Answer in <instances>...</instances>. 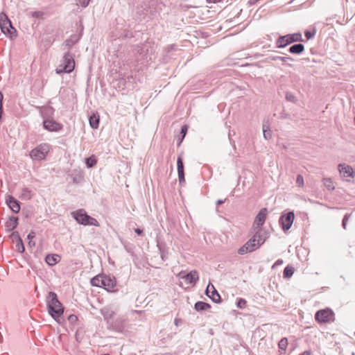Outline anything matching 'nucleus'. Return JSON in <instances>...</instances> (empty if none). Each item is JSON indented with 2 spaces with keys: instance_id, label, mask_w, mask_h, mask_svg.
<instances>
[{
  "instance_id": "nucleus-1",
  "label": "nucleus",
  "mask_w": 355,
  "mask_h": 355,
  "mask_svg": "<svg viewBox=\"0 0 355 355\" xmlns=\"http://www.w3.org/2000/svg\"><path fill=\"white\" fill-rule=\"evenodd\" d=\"M266 241V233L262 230L254 231L253 236L238 250L239 254H244L258 249Z\"/></svg>"
},
{
  "instance_id": "nucleus-2",
  "label": "nucleus",
  "mask_w": 355,
  "mask_h": 355,
  "mask_svg": "<svg viewBox=\"0 0 355 355\" xmlns=\"http://www.w3.org/2000/svg\"><path fill=\"white\" fill-rule=\"evenodd\" d=\"M46 302L49 314L53 319L58 321L60 317L64 313V307L59 301L56 293L54 292H49Z\"/></svg>"
},
{
  "instance_id": "nucleus-3",
  "label": "nucleus",
  "mask_w": 355,
  "mask_h": 355,
  "mask_svg": "<svg viewBox=\"0 0 355 355\" xmlns=\"http://www.w3.org/2000/svg\"><path fill=\"white\" fill-rule=\"evenodd\" d=\"M0 28L2 33L10 39L17 37V31L5 12L0 13Z\"/></svg>"
},
{
  "instance_id": "nucleus-4",
  "label": "nucleus",
  "mask_w": 355,
  "mask_h": 355,
  "mask_svg": "<svg viewBox=\"0 0 355 355\" xmlns=\"http://www.w3.org/2000/svg\"><path fill=\"white\" fill-rule=\"evenodd\" d=\"M75 67V60L73 55L67 51L64 53L62 62L55 69L56 73L61 74L62 73H71Z\"/></svg>"
},
{
  "instance_id": "nucleus-5",
  "label": "nucleus",
  "mask_w": 355,
  "mask_h": 355,
  "mask_svg": "<svg viewBox=\"0 0 355 355\" xmlns=\"http://www.w3.org/2000/svg\"><path fill=\"white\" fill-rule=\"evenodd\" d=\"M73 218L79 224L83 225H94V226H99L98 222L92 216L87 214L86 211L83 209H78L77 211H73L71 213Z\"/></svg>"
},
{
  "instance_id": "nucleus-6",
  "label": "nucleus",
  "mask_w": 355,
  "mask_h": 355,
  "mask_svg": "<svg viewBox=\"0 0 355 355\" xmlns=\"http://www.w3.org/2000/svg\"><path fill=\"white\" fill-rule=\"evenodd\" d=\"M295 42H303L302 36L300 33H295L293 34H287L283 36H279L276 40V46L277 48H284L291 43Z\"/></svg>"
},
{
  "instance_id": "nucleus-7",
  "label": "nucleus",
  "mask_w": 355,
  "mask_h": 355,
  "mask_svg": "<svg viewBox=\"0 0 355 355\" xmlns=\"http://www.w3.org/2000/svg\"><path fill=\"white\" fill-rule=\"evenodd\" d=\"M50 150V146L48 144L43 143L37 146L30 152V157L34 161H42L45 159Z\"/></svg>"
},
{
  "instance_id": "nucleus-8",
  "label": "nucleus",
  "mask_w": 355,
  "mask_h": 355,
  "mask_svg": "<svg viewBox=\"0 0 355 355\" xmlns=\"http://www.w3.org/2000/svg\"><path fill=\"white\" fill-rule=\"evenodd\" d=\"M315 319L319 323H328L334 320V313L329 309H321L315 314Z\"/></svg>"
},
{
  "instance_id": "nucleus-9",
  "label": "nucleus",
  "mask_w": 355,
  "mask_h": 355,
  "mask_svg": "<svg viewBox=\"0 0 355 355\" xmlns=\"http://www.w3.org/2000/svg\"><path fill=\"white\" fill-rule=\"evenodd\" d=\"M295 214L293 211H288L280 216L279 223L284 231L288 230L293 223Z\"/></svg>"
},
{
  "instance_id": "nucleus-10",
  "label": "nucleus",
  "mask_w": 355,
  "mask_h": 355,
  "mask_svg": "<svg viewBox=\"0 0 355 355\" xmlns=\"http://www.w3.org/2000/svg\"><path fill=\"white\" fill-rule=\"evenodd\" d=\"M268 214V211L266 208H263L259 211L253 223V228L254 231L261 230V227L264 224Z\"/></svg>"
},
{
  "instance_id": "nucleus-11",
  "label": "nucleus",
  "mask_w": 355,
  "mask_h": 355,
  "mask_svg": "<svg viewBox=\"0 0 355 355\" xmlns=\"http://www.w3.org/2000/svg\"><path fill=\"white\" fill-rule=\"evenodd\" d=\"M43 128L49 132H59L63 128V125L52 119H44Z\"/></svg>"
},
{
  "instance_id": "nucleus-12",
  "label": "nucleus",
  "mask_w": 355,
  "mask_h": 355,
  "mask_svg": "<svg viewBox=\"0 0 355 355\" xmlns=\"http://www.w3.org/2000/svg\"><path fill=\"white\" fill-rule=\"evenodd\" d=\"M116 286V280L114 277L104 275L103 288H104L108 292L115 293L117 291Z\"/></svg>"
},
{
  "instance_id": "nucleus-13",
  "label": "nucleus",
  "mask_w": 355,
  "mask_h": 355,
  "mask_svg": "<svg viewBox=\"0 0 355 355\" xmlns=\"http://www.w3.org/2000/svg\"><path fill=\"white\" fill-rule=\"evenodd\" d=\"M180 279H183L187 284H195L199 279L198 273L196 270H191L190 272L185 274L182 271L178 275Z\"/></svg>"
},
{
  "instance_id": "nucleus-14",
  "label": "nucleus",
  "mask_w": 355,
  "mask_h": 355,
  "mask_svg": "<svg viewBox=\"0 0 355 355\" xmlns=\"http://www.w3.org/2000/svg\"><path fill=\"white\" fill-rule=\"evenodd\" d=\"M6 202L9 208L15 214L20 211V202L13 196L8 195L6 197Z\"/></svg>"
},
{
  "instance_id": "nucleus-15",
  "label": "nucleus",
  "mask_w": 355,
  "mask_h": 355,
  "mask_svg": "<svg viewBox=\"0 0 355 355\" xmlns=\"http://www.w3.org/2000/svg\"><path fill=\"white\" fill-rule=\"evenodd\" d=\"M206 295L211 299L214 302H219L220 301V296L216 289L211 284H209L206 288Z\"/></svg>"
},
{
  "instance_id": "nucleus-16",
  "label": "nucleus",
  "mask_w": 355,
  "mask_h": 355,
  "mask_svg": "<svg viewBox=\"0 0 355 355\" xmlns=\"http://www.w3.org/2000/svg\"><path fill=\"white\" fill-rule=\"evenodd\" d=\"M101 313L107 323H110L115 315L114 310L110 306H104L101 309Z\"/></svg>"
},
{
  "instance_id": "nucleus-17",
  "label": "nucleus",
  "mask_w": 355,
  "mask_h": 355,
  "mask_svg": "<svg viewBox=\"0 0 355 355\" xmlns=\"http://www.w3.org/2000/svg\"><path fill=\"white\" fill-rule=\"evenodd\" d=\"M338 170H339L340 175L343 178H348L353 177L354 170L351 166H349L348 165H346L345 164H339Z\"/></svg>"
},
{
  "instance_id": "nucleus-18",
  "label": "nucleus",
  "mask_w": 355,
  "mask_h": 355,
  "mask_svg": "<svg viewBox=\"0 0 355 355\" xmlns=\"http://www.w3.org/2000/svg\"><path fill=\"white\" fill-rule=\"evenodd\" d=\"M177 166H178V173L179 182H180V184H182L185 182V178H184V164H183V160H182L181 155L178 156V157Z\"/></svg>"
},
{
  "instance_id": "nucleus-19",
  "label": "nucleus",
  "mask_w": 355,
  "mask_h": 355,
  "mask_svg": "<svg viewBox=\"0 0 355 355\" xmlns=\"http://www.w3.org/2000/svg\"><path fill=\"white\" fill-rule=\"evenodd\" d=\"M17 225L18 218L12 216L6 222L5 227L7 232H11L17 227Z\"/></svg>"
},
{
  "instance_id": "nucleus-20",
  "label": "nucleus",
  "mask_w": 355,
  "mask_h": 355,
  "mask_svg": "<svg viewBox=\"0 0 355 355\" xmlns=\"http://www.w3.org/2000/svg\"><path fill=\"white\" fill-rule=\"evenodd\" d=\"M60 260V256L57 254H47L45 258L46 263L51 266L58 263Z\"/></svg>"
},
{
  "instance_id": "nucleus-21",
  "label": "nucleus",
  "mask_w": 355,
  "mask_h": 355,
  "mask_svg": "<svg viewBox=\"0 0 355 355\" xmlns=\"http://www.w3.org/2000/svg\"><path fill=\"white\" fill-rule=\"evenodd\" d=\"M124 322L125 320L123 318H119L115 321H112L110 324L116 331H122L125 327Z\"/></svg>"
},
{
  "instance_id": "nucleus-22",
  "label": "nucleus",
  "mask_w": 355,
  "mask_h": 355,
  "mask_svg": "<svg viewBox=\"0 0 355 355\" xmlns=\"http://www.w3.org/2000/svg\"><path fill=\"white\" fill-rule=\"evenodd\" d=\"M80 40V37L77 35H72L71 37L64 41V44L67 46L68 51L70 52V50L72 46L76 44Z\"/></svg>"
},
{
  "instance_id": "nucleus-23",
  "label": "nucleus",
  "mask_w": 355,
  "mask_h": 355,
  "mask_svg": "<svg viewBox=\"0 0 355 355\" xmlns=\"http://www.w3.org/2000/svg\"><path fill=\"white\" fill-rule=\"evenodd\" d=\"M304 50V46L302 44H293L288 49L289 53L293 54H300Z\"/></svg>"
},
{
  "instance_id": "nucleus-24",
  "label": "nucleus",
  "mask_w": 355,
  "mask_h": 355,
  "mask_svg": "<svg viewBox=\"0 0 355 355\" xmlns=\"http://www.w3.org/2000/svg\"><path fill=\"white\" fill-rule=\"evenodd\" d=\"M33 196V191L28 188L24 187L21 189L20 198L23 200H28L32 198Z\"/></svg>"
},
{
  "instance_id": "nucleus-25",
  "label": "nucleus",
  "mask_w": 355,
  "mask_h": 355,
  "mask_svg": "<svg viewBox=\"0 0 355 355\" xmlns=\"http://www.w3.org/2000/svg\"><path fill=\"white\" fill-rule=\"evenodd\" d=\"M104 275H96L91 279V284L93 286L103 287Z\"/></svg>"
},
{
  "instance_id": "nucleus-26",
  "label": "nucleus",
  "mask_w": 355,
  "mask_h": 355,
  "mask_svg": "<svg viewBox=\"0 0 355 355\" xmlns=\"http://www.w3.org/2000/svg\"><path fill=\"white\" fill-rule=\"evenodd\" d=\"M210 308H211V306L209 304H208L207 302H202V301H198L195 304V309L197 311H206Z\"/></svg>"
},
{
  "instance_id": "nucleus-27",
  "label": "nucleus",
  "mask_w": 355,
  "mask_h": 355,
  "mask_svg": "<svg viewBox=\"0 0 355 355\" xmlns=\"http://www.w3.org/2000/svg\"><path fill=\"white\" fill-rule=\"evenodd\" d=\"M89 124L94 129H96L99 125V116L96 114H92L89 117Z\"/></svg>"
},
{
  "instance_id": "nucleus-28",
  "label": "nucleus",
  "mask_w": 355,
  "mask_h": 355,
  "mask_svg": "<svg viewBox=\"0 0 355 355\" xmlns=\"http://www.w3.org/2000/svg\"><path fill=\"white\" fill-rule=\"evenodd\" d=\"M157 248L159 249L160 256L162 260H166L168 257V251L165 248L164 245L162 243H157Z\"/></svg>"
},
{
  "instance_id": "nucleus-29",
  "label": "nucleus",
  "mask_w": 355,
  "mask_h": 355,
  "mask_svg": "<svg viewBox=\"0 0 355 355\" xmlns=\"http://www.w3.org/2000/svg\"><path fill=\"white\" fill-rule=\"evenodd\" d=\"M269 58L274 61H282L283 62H287L288 61H293L294 59L290 56H270Z\"/></svg>"
},
{
  "instance_id": "nucleus-30",
  "label": "nucleus",
  "mask_w": 355,
  "mask_h": 355,
  "mask_svg": "<svg viewBox=\"0 0 355 355\" xmlns=\"http://www.w3.org/2000/svg\"><path fill=\"white\" fill-rule=\"evenodd\" d=\"M293 272H294L293 267L290 266H287L284 268V270L283 277L285 279H288V278L291 277V276L293 275Z\"/></svg>"
},
{
  "instance_id": "nucleus-31",
  "label": "nucleus",
  "mask_w": 355,
  "mask_h": 355,
  "mask_svg": "<svg viewBox=\"0 0 355 355\" xmlns=\"http://www.w3.org/2000/svg\"><path fill=\"white\" fill-rule=\"evenodd\" d=\"M287 346H288L287 338H282L278 343V347H279V351L286 352Z\"/></svg>"
},
{
  "instance_id": "nucleus-32",
  "label": "nucleus",
  "mask_w": 355,
  "mask_h": 355,
  "mask_svg": "<svg viewBox=\"0 0 355 355\" xmlns=\"http://www.w3.org/2000/svg\"><path fill=\"white\" fill-rule=\"evenodd\" d=\"M35 237V233L33 231H31L27 236L28 241V245L30 247H34L35 245V243L33 241V239Z\"/></svg>"
},
{
  "instance_id": "nucleus-33",
  "label": "nucleus",
  "mask_w": 355,
  "mask_h": 355,
  "mask_svg": "<svg viewBox=\"0 0 355 355\" xmlns=\"http://www.w3.org/2000/svg\"><path fill=\"white\" fill-rule=\"evenodd\" d=\"M29 15L34 18L43 19L44 13V12H42V11H34V12H31L29 13Z\"/></svg>"
},
{
  "instance_id": "nucleus-34",
  "label": "nucleus",
  "mask_w": 355,
  "mask_h": 355,
  "mask_svg": "<svg viewBox=\"0 0 355 355\" xmlns=\"http://www.w3.org/2000/svg\"><path fill=\"white\" fill-rule=\"evenodd\" d=\"M85 163L87 167H92L96 164V159L94 157L86 158Z\"/></svg>"
},
{
  "instance_id": "nucleus-35",
  "label": "nucleus",
  "mask_w": 355,
  "mask_h": 355,
  "mask_svg": "<svg viewBox=\"0 0 355 355\" xmlns=\"http://www.w3.org/2000/svg\"><path fill=\"white\" fill-rule=\"evenodd\" d=\"M324 184L329 190H333L334 189V186L333 182L331 179L324 178Z\"/></svg>"
},
{
  "instance_id": "nucleus-36",
  "label": "nucleus",
  "mask_w": 355,
  "mask_h": 355,
  "mask_svg": "<svg viewBox=\"0 0 355 355\" xmlns=\"http://www.w3.org/2000/svg\"><path fill=\"white\" fill-rule=\"evenodd\" d=\"M286 101H289V102H295L296 101V98L295 96H294L293 94H292L291 92H287L286 93Z\"/></svg>"
},
{
  "instance_id": "nucleus-37",
  "label": "nucleus",
  "mask_w": 355,
  "mask_h": 355,
  "mask_svg": "<svg viewBox=\"0 0 355 355\" xmlns=\"http://www.w3.org/2000/svg\"><path fill=\"white\" fill-rule=\"evenodd\" d=\"M16 246H17L19 252H23L24 251V249H25L24 245V243L22 242V240L21 239V238H19V240L17 243Z\"/></svg>"
},
{
  "instance_id": "nucleus-38",
  "label": "nucleus",
  "mask_w": 355,
  "mask_h": 355,
  "mask_svg": "<svg viewBox=\"0 0 355 355\" xmlns=\"http://www.w3.org/2000/svg\"><path fill=\"white\" fill-rule=\"evenodd\" d=\"M187 130H188V126L187 125H184L182 126L181 131H180V134L182 135V138H181L180 142L184 138V137L187 132Z\"/></svg>"
},
{
  "instance_id": "nucleus-39",
  "label": "nucleus",
  "mask_w": 355,
  "mask_h": 355,
  "mask_svg": "<svg viewBox=\"0 0 355 355\" xmlns=\"http://www.w3.org/2000/svg\"><path fill=\"white\" fill-rule=\"evenodd\" d=\"M296 184L298 187H302L304 185V178L302 175H297Z\"/></svg>"
},
{
  "instance_id": "nucleus-40",
  "label": "nucleus",
  "mask_w": 355,
  "mask_h": 355,
  "mask_svg": "<svg viewBox=\"0 0 355 355\" xmlns=\"http://www.w3.org/2000/svg\"><path fill=\"white\" fill-rule=\"evenodd\" d=\"M246 305V300L242 298L238 300L237 306L240 309H244Z\"/></svg>"
},
{
  "instance_id": "nucleus-41",
  "label": "nucleus",
  "mask_w": 355,
  "mask_h": 355,
  "mask_svg": "<svg viewBox=\"0 0 355 355\" xmlns=\"http://www.w3.org/2000/svg\"><path fill=\"white\" fill-rule=\"evenodd\" d=\"M90 0H76L77 4H80L83 8H86Z\"/></svg>"
},
{
  "instance_id": "nucleus-42",
  "label": "nucleus",
  "mask_w": 355,
  "mask_h": 355,
  "mask_svg": "<svg viewBox=\"0 0 355 355\" xmlns=\"http://www.w3.org/2000/svg\"><path fill=\"white\" fill-rule=\"evenodd\" d=\"M68 320L70 322V324H73L77 322L78 317L76 315L71 314L69 315Z\"/></svg>"
},
{
  "instance_id": "nucleus-43",
  "label": "nucleus",
  "mask_w": 355,
  "mask_h": 355,
  "mask_svg": "<svg viewBox=\"0 0 355 355\" xmlns=\"http://www.w3.org/2000/svg\"><path fill=\"white\" fill-rule=\"evenodd\" d=\"M263 137L266 139H269L271 138V133L270 130H268L265 128V125L263 127Z\"/></svg>"
},
{
  "instance_id": "nucleus-44",
  "label": "nucleus",
  "mask_w": 355,
  "mask_h": 355,
  "mask_svg": "<svg viewBox=\"0 0 355 355\" xmlns=\"http://www.w3.org/2000/svg\"><path fill=\"white\" fill-rule=\"evenodd\" d=\"M315 31H313V32H311V31H306L304 32V35H305V37H306V40H310V39H311L312 37H314V35H315Z\"/></svg>"
},
{
  "instance_id": "nucleus-45",
  "label": "nucleus",
  "mask_w": 355,
  "mask_h": 355,
  "mask_svg": "<svg viewBox=\"0 0 355 355\" xmlns=\"http://www.w3.org/2000/svg\"><path fill=\"white\" fill-rule=\"evenodd\" d=\"M349 217H350V214H345L344 218H343V219L342 225H343L344 229H346L347 222V220H348Z\"/></svg>"
},
{
  "instance_id": "nucleus-46",
  "label": "nucleus",
  "mask_w": 355,
  "mask_h": 355,
  "mask_svg": "<svg viewBox=\"0 0 355 355\" xmlns=\"http://www.w3.org/2000/svg\"><path fill=\"white\" fill-rule=\"evenodd\" d=\"M284 261L282 259H278L276 261V262L275 263V264L273 265L272 268L277 266H279V265H282L283 264Z\"/></svg>"
},
{
  "instance_id": "nucleus-47",
  "label": "nucleus",
  "mask_w": 355,
  "mask_h": 355,
  "mask_svg": "<svg viewBox=\"0 0 355 355\" xmlns=\"http://www.w3.org/2000/svg\"><path fill=\"white\" fill-rule=\"evenodd\" d=\"M182 323V320L180 318H175L174 320V324L175 326H179L180 324Z\"/></svg>"
},
{
  "instance_id": "nucleus-48",
  "label": "nucleus",
  "mask_w": 355,
  "mask_h": 355,
  "mask_svg": "<svg viewBox=\"0 0 355 355\" xmlns=\"http://www.w3.org/2000/svg\"><path fill=\"white\" fill-rule=\"evenodd\" d=\"M135 232L138 234V235H141L143 232V230L139 229V228H137L135 229Z\"/></svg>"
},
{
  "instance_id": "nucleus-49",
  "label": "nucleus",
  "mask_w": 355,
  "mask_h": 355,
  "mask_svg": "<svg viewBox=\"0 0 355 355\" xmlns=\"http://www.w3.org/2000/svg\"><path fill=\"white\" fill-rule=\"evenodd\" d=\"M300 355H311V352L309 350L304 351Z\"/></svg>"
},
{
  "instance_id": "nucleus-50",
  "label": "nucleus",
  "mask_w": 355,
  "mask_h": 355,
  "mask_svg": "<svg viewBox=\"0 0 355 355\" xmlns=\"http://www.w3.org/2000/svg\"><path fill=\"white\" fill-rule=\"evenodd\" d=\"M225 202V200H218L216 201V205H222Z\"/></svg>"
},
{
  "instance_id": "nucleus-51",
  "label": "nucleus",
  "mask_w": 355,
  "mask_h": 355,
  "mask_svg": "<svg viewBox=\"0 0 355 355\" xmlns=\"http://www.w3.org/2000/svg\"><path fill=\"white\" fill-rule=\"evenodd\" d=\"M142 49H140L139 46H135L134 47V51H137V53H140V51H141Z\"/></svg>"
},
{
  "instance_id": "nucleus-52",
  "label": "nucleus",
  "mask_w": 355,
  "mask_h": 355,
  "mask_svg": "<svg viewBox=\"0 0 355 355\" xmlns=\"http://www.w3.org/2000/svg\"><path fill=\"white\" fill-rule=\"evenodd\" d=\"M280 352V355H284L285 354V352H283V351H279Z\"/></svg>"
},
{
  "instance_id": "nucleus-53",
  "label": "nucleus",
  "mask_w": 355,
  "mask_h": 355,
  "mask_svg": "<svg viewBox=\"0 0 355 355\" xmlns=\"http://www.w3.org/2000/svg\"><path fill=\"white\" fill-rule=\"evenodd\" d=\"M73 182H78V181H77V178H73Z\"/></svg>"
},
{
  "instance_id": "nucleus-54",
  "label": "nucleus",
  "mask_w": 355,
  "mask_h": 355,
  "mask_svg": "<svg viewBox=\"0 0 355 355\" xmlns=\"http://www.w3.org/2000/svg\"><path fill=\"white\" fill-rule=\"evenodd\" d=\"M15 234L18 236V233L17 232H13L12 233V235H15Z\"/></svg>"
},
{
  "instance_id": "nucleus-55",
  "label": "nucleus",
  "mask_w": 355,
  "mask_h": 355,
  "mask_svg": "<svg viewBox=\"0 0 355 355\" xmlns=\"http://www.w3.org/2000/svg\"><path fill=\"white\" fill-rule=\"evenodd\" d=\"M211 288L210 287L209 288V293H211Z\"/></svg>"
},
{
  "instance_id": "nucleus-56",
  "label": "nucleus",
  "mask_w": 355,
  "mask_h": 355,
  "mask_svg": "<svg viewBox=\"0 0 355 355\" xmlns=\"http://www.w3.org/2000/svg\"><path fill=\"white\" fill-rule=\"evenodd\" d=\"M101 355H110L109 354H101Z\"/></svg>"
}]
</instances>
